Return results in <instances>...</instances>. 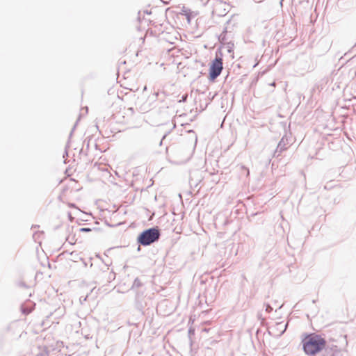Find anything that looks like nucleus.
<instances>
[{
	"label": "nucleus",
	"instance_id": "obj_1",
	"mask_svg": "<svg viewBox=\"0 0 356 356\" xmlns=\"http://www.w3.org/2000/svg\"><path fill=\"white\" fill-rule=\"evenodd\" d=\"M301 343L304 353L309 356H315L326 347V340L316 333L304 334Z\"/></svg>",
	"mask_w": 356,
	"mask_h": 356
},
{
	"label": "nucleus",
	"instance_id": "obj_2",
	"mask_svg": "<svg viewBox=\"0 0 356 356\" xmlns=\"http://www.w3.org/2000/svg\"><path fill=\"white\" fill-rule=\"evenodd\" d=\"M160 233L156 228H151L143 232L138 238V242L143 245H148L159 238Z\"/></svg>",
	"mask_w": 356,
	"mask_h": 356
},
{
	"label": "nucleus",
	"instance_id": "obj_3",
	"mask_svg": "<svg viewBox=\"0 0 356 356\" xmlns=\"http://www.w3.org/2000/svg\"><path fill=\"white\" fill-rule=\"evenodd\" d=\"M166 13H169L170 15L177 16L178 15H184L186 17L188 23H190L192 17L191 10L184 4H179L174 7L168 8L166 9Z\"/></svg>",
	"mask_w": 356,
	"mask_h": 356
},
{
	"label": "nucleus",
	"instance_id": "obj_4",
	"mask_svg": "<svg viewBox=\"0 0 356 356\" xmlns=\"http://www.w3.org/2000/svg\"><path fill=\"white\" fill-rule=\"evenodd\" d=\"M222 69V59L221 58H216L212 61L209 67V80L214 81L220 74Z\"/></svg>",
	"mask_w": 356,
	"mask_h": 356
},
{
	"label": "nucleus",
	"instance_id": "obj_5",
	"mask_svg": "<svg viewBox=\"0 0 356 356\" xmlns=\"http://www.w3.org/2000/svg\"><path fill=\"white\" fill-rule=\"evenodd\" d=\"M91 231V229L90 228H81L80 229V232H90Z\"/></svg>",
	"mask_w": 356,
	"mask_h": 356
},
{
	"label": "nucleus",
	"instance_id": "obj_6",
	"mask_svg": "<svg viewBox=\"0 0 356 356\" xmlns=\"http://www.w3.org/2000/svg\"><path fill=\"white\" fill-rule=\"evenodd\" d=\"M246 171H247V175L248 176L249 175V170L245 168H243Z\"/></svg>",
	"mask_w": 356,
	"mask_h": 356
}]
</instances>
